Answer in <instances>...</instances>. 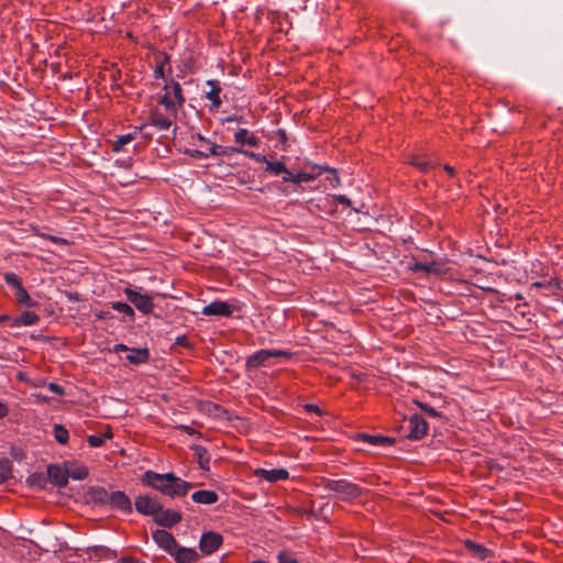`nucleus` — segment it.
Segmentation results:
<instances>
[{
  "instance_id": "1",
  "label": "nucleus",
  "mask_w": 563,
  "mask_h": 563,
  "mask_svg": "<svg viewBox=\"0 0 563 563\" xmlns=\"http://www.w3.org/2000/svg\"><path fill=\"white\" fill-rule=\"evenodd\" d=\"M141 481L144 485L170 498L185 496L192 487L191 483L175 476L173 473L158 474L153 471H146Z\"/></svg>"
},
{
  "instance_id": "2",
  "label": "nucleus",
  "mask_w": 563,
  "mask_h": 563,
  "mask_svg": "<svg viewBox=\"0 0 563 563\" xmlns=\"http://www.w3.org/2000/svg\"><path fill=\"white\" fill-rule=\"evenodd\" d=\"M164 90L165 92L161 97L158 103L172 115H177L178 108L185 102L180 85L173 81L170 85H165Z\"/></svg>"
},
{
  "instance_id": "3",
  "label": "nucleus",
  "mask_w": 563,
  "mask_h": 563,
  "mask_svg": "<svg viewBox=\"0 0 563 563\" xmlns=\"http://www.w3.org/2000/svg\"><path fill=\"white\" fill-rule=\"evenodd\" d=\"M325 488L335 493L342 500L355 499L362 493V489L356 484L347 482L346 479H330L325 483Z\"/></svg>"
},
{
  "instance_id": "4",
  "label": "nucleus",
  "mask_w": 563,
  "mask_h": 563,
  "mask_svg": "<svg viewBox=\"0 0 563 563\" xmlns=\"http://www.w3.org/2000/svg\"><path fill=\"white\" fill-rule=\"evenodd\" d=\"M291 353L284 350H261L249 356L246 361V366L249 368H257L263 366L269 362L271 358L274 357H285L289 358Z\"/></svg>"
},
{
  "instance_id": "5",
  "label": "nucleus",
  "mask_w": 563,
  "mask_h": 563,
  "mask_svg": "<svg viewBox=\"0 0 563 563\" xmlns=\"http://www.w3.org/2000/svg\"><path fill=\"white\" fill-rule=\"evenodd\" d=\"M126 299L142 313H151L154 308L153 298L147 294H141L130 287L124 289Z\"/></svg>"
},
{
  "instance_id": "6",
  "label": "nucleus",
  "mask_w": 563,
  "mask_h": 563,
  "mask_svg": "<svg viewBox=\"0 0 563 563\" xmlns=\"http://www.w3.org/2000/svg\"><path fill=\"white\" fill-rule=\"evenodd\" d=\"M113 351L114 352H121V351L129 352V354L126 355L125 358L130 364H133V365L145 364L150 360V351L146 347L129 349L126 345L120 343V344L114 345Z\"/></svg>"
},
{
  "instance_id": "7",
  "label": "nucleus",
  "mask_w": 563,
  "mask_h": 563,
  "mask_svg": "<svg viewBox=\"0 0 563 563\" xmlns=\"http://www.w3.org/2000/svg\"><path fill=\"white\" fill-rule=\"evenodd\" d=\"M134 505L137 512L153 517L162 508V504L158 501V499L148 495H141L136 497Z\"/></svg>"
},
{
  "instance_id": "8",
  "label": "nucleus",
  "mask_w": 563,
  "mask_h": 563,
  "mask_svg": "<svg viewBox=\"0 0 563 563\" xmlns=\"http://www.w3.org/2000/svg\"><path fill=\"white\" fill-rule=\"evenodd\" d=\"M408 438L410 440H420L428 432V422L419 415H412L408 420Z\"/></svg>"
},
{
  "instance_id": "9",
  "label": "nucleus",
  "mask_w": 563,
  "mask_h": 563,
  "mask_svg": "<svg viewBox=\"0 0 563 563\" xmlns=\"http://www.w3.org/2000/svg\"><path fill=\"white\" fill-rule=\"evenodd\" d=\"M222 542H223V538L221 534H219L217 532L209 531V532H205L201 536L200 541H199V548L202 553L211 554L220 548Z\"/></svg>"
},
{
  "instance_id": "10",
  "label": "nucleus",
  "mask_w": 563,
  "mask_h": 563,
  "mask_svg": "<svg viewBox=\"0 0 563 563\" xmlns=\"http://www.w3.org/2000/svg\"><path fill=\"white\" fill-rule=\"evenodd\" d=\"M175 118L176 115H172L169 112L164 114L158 108H154L151 110L148 123L159 131H166L172 126Z\"/></svg>"
},
{
  "instance_id": "11",
  "label": "nucleus",
  "mask_w": 563,
  "mask_h": 563,
  "mask_svg": "<svg viewBox=\"0 0 563 563\" xmlns=\"http://www.w3.org/2000/svg\"><path fill=\"white\" fill-rule=\"evenodd\" d=\"M233 311L232 305L220 300L212 301L202 308V314L205 316L230 317Z\"/></svg>"
},
{
  "instance_id": "12",
  "label": "nucleus",
  "mask_w": 563,
  "mask_h": 563,
  "mask_svg": "<svg viewBox=\"0 0 563 563\" xmlns=\"http://www.w3.org/2000/svg\"><path fill=\"white\" fill-rule=\"evenodd\" d=\"M323 172V168L320 167V166H313L311 172H302V173H297V174H292L291 172L290 173H287V176H283V180L284 181H290L292 184H296V185H299L301 183H309L313 179H316L318 176H320Z\"/></svg>"
},
{
  "instance_id": "13",
  "label": "nucleus",
  "mask_w": 563,
  "mask_h": 563,
  "mask_svg": "<svg viewBox=\"0 0 563 563\" xmlns=\"http://www.w3.org/2000/svg\"><path fill=\"white\" fill-rule=\"evenodd\" d=\"M154 521L162 527H172L181 521V514L173 509H163L154 516Z\"/></svg>"
},
{
  "instance_id": "14",
  "label": "nucleus",
  "mask_w": 563,
  "mask_h": 563,
  "mask_svg": "<svg viewBox=\"0 0 563 563\" xmlns=\"http://www.w3.org/2000/svg\"><path fill=\"white\" fill-rule=\"evenodd\" d=\"M254 475L258 478H263L269 483H277L280 481H286L289 477V473L285 468H256L254 471Z\"/></svg>"
},
{
  "instance_id": "15",
  "label": "nucleus",
  "mask_w": 563,
  "mask_h": 563,
  "mask_svg": "<svg viewBox=\"0 0 563 563\" xmlns=\"http://www.w3.org/2000/svg\"><path fill=\"white\" fill-rule=\"evenodd\" d=\"M153 540L164 550H166L169 553H173V550L177 548V541L173 537L172 533H169L166 530H155L152 533Z\"/></svg>"
},
{
  "instance_id": "16",
  "label": "nucleus",
  "mask_w": 563,
  "mask_h": 563,
  "mask_svg": "<svg viewBox=\"0 0 563 563\" xmlns=\"http://www.w3.org/2000/svg\"><path fill=\"white\" fill-rule=\"evenodd\" d=\"M206 84L209 87V90L206 91V98L211 101L212 109L218 110L222 104L220 97L222 88L220 82L218 80L211 79Z\"/></svg>"
},
{
  "instance_id": "17",
  "label": "nucleus",
  "mask_w": 563,
  "mask_h": 563,
  "mask_svg": "<svg viewBox=\"0 0 563 563\" xmlns=\"http://www.w3.org/2000/svg\"><path fill=\"white\" fill-rule=\"evenodd\" d=\"M47 476L49 481L58 487H65L69 477L67 471L58 465H49Z\"/></svg>"
},
{
  "instance_id": "18",
  "label": "nucleus",
  "mask_w": 563,
  "mask_h": 563,
  "mask_svg": "<svg viewBox=\"0 0 563 563\" xmlns=\"http://www.w3.org/2000/svg\"><path fill=\"white\" fill-rule=\"evenodd\" d=\"M112 508L120 509L124 512L132 511V504L129 496L120 490L112 492L110 496V504Z\"/></svg>"
},
{
  "instance_id": "19",
  "label": "nucleus",
  "mask_w": 563,
  "mask_h": 563,
  "mask_svg": "<svg viewBox=\"0 0 563 563\" xmlns=\"http://www.w3.org/2000/svg\"><path fill=\"white\" fill-rule=\"evenodd\" d=\"M177 563H196L199 560V554L189 548L178 547L170 553Z\"/></svg>"
},
{
  "instance_id": "20",
  "label": "nucleus",
  "mask_w": 563,
  "mask_h": 563,
  "mask_svg": "<svg viewBox=\"0 0 563 563\" xmlns=\"http://www.w3.org/2000/svg\"><path fill=\"white\" fill-rule=\"evenodd\" d=\"M146 125H147L146 123L142 124L141 126L134 128L133 132L118 136V139L115 140V142L112 145V151L117 152V153L122 151L126 144H129L136 137L139 132H142L143 130L146 129Z\"/></svg>"
},
{
  "instance_id": "21",
  "label": "nucleus",
  "mask_w": 563,
  "mask_h": 563,
  "mask_svg": "<svg viewBox=\"0 0 563 563\" xmlns=\"http://www.w3.org/2000/svg\"><path fill=\"white\" fill-rule=\"evenodd\" d=\"M191 499L197 504L212 505L219 500V495L214 490H198L191 495Z\"/></svg>"
},
{
  "instance_id": "22",
  "label": "nucleus",
  "mask_w": 563,
  "mask_h": 563,
  "mask_svg": "<svg viewBox=\"0 0 563 563\" xmlns=\"http://www.w3.org/2000/svg\"><path fill=\"white\" fill-rule=\"evenodd\" d=\"M234 139L240 145L257 146L260 143V140L250 134L246 129H239L234 134Z\"/></svg>"
},
{
  "instance_id": "23",
  "label": "nucleus",
  "mask_w": 563,
  "mask_h": 563,
  "mask_svg": "<svg viewBox=\"0 0 563 563\" xmlns=\"http://www.w3.org/2000/svg\"><path fill=\"white\" fill-rule=\"evenodd\" d=\"M192 451L195 453V456L198 460V463L200 467L203 471H209L210 468V454L207 449H205L201 445H194Z\"/></svg>"
},
{
  "instance_id": "24",
  "label": "nucleus",
  "mask_w": 563,
  "mask_h": 563,
  "mask_svg": "<svg viewBox=\"0 0 563 563\" xmlns=\"http://www.w3.org/2000/svg\"><path fill=\"white\" fill-rule=\"evenodd\" d=\"M409 164L418 168L422 173H428L430 169H432L435 166V163L431 159H427L426 157L421 155H413Z\"/></svg>"
},
{
  "instance_id": "25",
  "label": "nucleus",
  "mask_w": 563,
  "mask_h": 563,
  "mask_svg": "<svg viewBox=\"0 0 563 563\" xmlns=\"http://www.w3.org/2000/svg\"><path fill=\"white\" fill-rule=\"evenodd\" d=\"M265 170L275 176H287V173H290L286 165L280 161H268L266 162Z\"/></svg>"
},
{
  "instance_id": "26",
  "label": "nucleus",
  "mask_w": 563,
  "mask_h": 563,
  "mask_svg": "<svg viewBox=\"0 0 563 563\" xmlns=\"http://www.w3.org/2000/svg\"><path fill=\"white\" fill-rule=\"evenodd\" d=\"M12 478V463L8 459H0V484Z\"/></svg>"
},
{
  "instance_id": "27",
  "label": "nucleus",
  "mask_w": 563,
  "mask_h": 563,
  "mask_svg": "<svg viewBox=\"0 0 563 563\" xmlns=\"http://www.w3.org/2000/svg\"><path fill=\"white\" fill-rule=\"evenodd\" d=\"M14 296L19 303H22L26 307H34L36 305V302L31 299L30 295L22 285L15 289Z\"/></svg>"
},
{
  "instance_id": "28",
  "label": "nucleus",
  "mask_w": 563,
  "mask_h": 563,
  "mask_svg": "<svg viewBox=\"0 0 563 563\" xmlns=\"http://www.w3.org/2000/svg\"><path fill=\"white\" fill-rule=\"evenodd\" d=\"M38 320L40 318L36 313L32 311H24L19 316L16 323L20 325H33L37 323Z\"/></svg>"
},
{
  "instance_id": "29",
  "label": "nucleus",
  "mask_w": 563,
  "mask_h": 563,
  "mask_svg": "<svg viewBox=\"0 0 563 563\" xmlns=\"http://www.w3.org/2000/svg\"><path fill=\"white\" fill-rule=\"evenodd\" d=\"M169 58L166 54L159 53L156 58V68L154 71L155 78H163L165 73V64L168 63Z\"/></svg>"
},
{
  "instance_id": "30",
  "label": "nucleus",
  "mask_w": 563,
  "mask_h": 563,
  "mask_svg": "<svg viewBox=\"0 0 563 563\" xmlns=\"http://www.w3.org/2000/svg\"><path fill=\"white\" fill-rule=\"evenodd\" d=\"M111 307H112L113 310H115V311H118L120 313H123L130 320L134 319V316H135L134 310L128 303L121 302V301H117V302H112Z\"/></svg>"
},
{
  "instance_id": "31",
  "label": "nucleus",
  "mask_w": 563,
  "mask_h": 563,
  "mask_svg": "<svg viewBox=\"0 0 563 563\" xmlns=\"http://www.w3.org/2000/svg\"><path fill=\"white\" fill-rule=\"evenodd\" d=\"M110 496H111V493H109L106 488H102V487H98L92 490L93 499L103 505L110 504Z\"/></svg>"
},
{
  "instance_id": "32",
  "label": "nucleus",
  "mask_w": 563,
  "mask_h": 563,
  "mask_svg": "<svg viewBox=\"0 0 563 563\" xmlns=\"http://www.w3.org/2000/svg\"><path fill=\"white\" fill-rule=\"evenodd\" d=\"M54 437L58 443L65 444L68 441L69 433H68V430L64 426L55 424L54 426Z\"/></svg>"
},
{
  "instance_id": "33",
  "label": "nucleus",
  "mask_w": 563,
  "mask_h": 563,
  "mask_svg": "<svg viewBox=\"0 0 563 563\" xmlns=\"http://www.w3.org/2000/svg\"><path fill=\"white\" fill-rule=\"evenodd\" d=\"M364 440L373 445H385V444H391L394 442L393 439L387 437H380V435H363Z\"/></svg>"
},
{
  "instance_id": "34",
  "label": "nucleus",
  "mask_w": 563,
  "mask_h": 563,
  "mask_svg": "<svg viewBox=\"0 0 563 563\" xmlns=\"http://www.w3.org/2000/svg\"><path fill=\"white\" fill-rule=\"evenodd\" d=\"M465 545L467 549L472 550L474 554L477 555L479 559L486 558L488 551L483 545L476 544L470 540L465 542Z\"/></svg>"
},
{
  "instance_id": "35",
  "label": "nucleus",
  "mask_w": 563,
  "mask_h": 563,
  "mask_svg": "<svg viewBox=\"0 0 563 563\" xmlns=\"http://www.w3.org/2000/svg\"><path fill=\"white\" fill-rule=\"evenodd\" d=\"M416 271H423L426 273H438V264L435 262L430 263H419L415 266Z\"/></svg>"
},
{
  "instance_id": "36",
  "label": "nucleus",
  "mask_w": 563,
  "mask_h": 563,
  "mask_svg": "<svg viewBox=\"0 0 563 563\" xmlns=\"http://www.w3.org/2000/svg\"><path fill=\"white\" fill-rule=\"evenodd\" d=\"M89 472L86 466H78L75 470H73L69 474V476L74 479H85L88 476Z\"/></svg>"
},
{
  "instance_id": "37",
  "label": "nucleus",
  "mask_w": 563,
  "mask_h": 563,
  "mask_svg": "<svg viewBox=\"0 0 563 563\" xmlns=\"http://www.w3.org/2000/svg\"><path fill=\"white\" fill-rule=\"evenodd\" d=\"M4 280L9 286L14 288V290L22 285L21 279L14 273H7Z\"/></svg>"
},
{
  "instance_id": "38",
  "label": "nucleus",
  "mask_w": 563,
  "mask_h": 563,
  "mask_svg": "<svg viewBox=\"0 0 563 563\" xmlns=\"http://www.w3.org/2000/svg\"><path fill=\"white\" fill-rule=\"evenodd\" d=\"M27 482L31 486H36L38 488H43L44 487V484H45V478L42 474H32L29 478H27Z\"/></svg>"
},
{
  "instance_id": "39",
  "label": "nucleus",
  "mask_w": 563,
  "mask_h": 563,
  "mask_svg": "<svg viewBox=\"0 0 563 563\" xmlns=\"http://www.w3.org/2000/svg\"><path fill=\"white\" fill-rule=\"evenodd\" d=\"M109 435H97L92 434L87 438V441L91 448H99L103 444L104 439Z\"/></svg>"
},
{
  "instance_id": "40",
  "label": "nucleus",
  "mask_w": 563,
  "mask_h": 563,
  "mask_svg": "<svg viewBox=\"0 0 563 563\" xmlns=\"http://www.w3.org/2000/svg\"><path fill=\"white\" fill-rule=\"evenodd\" d=\"M533 286L536 287H548V288H559V280L556 278H549L544 282H538L534 283Z\"/></svg>"
},
{
  "instance_id": "41",
  "label": "nucleus",
  "mask_w": 563,
  "mask_h": 563,
  "mask_svg": "<svg viewBox=\"0 0 563 563\" xmlns=\"http://www.w3.org/2000/svg\"><path fill=\"white\" fill-rule=\"evenodd\" d=\"M418 405H419V407L421 408V410H422V411H424L428 416L433 417V418H438V417H440L439 411H437V410H435L433 407H431L430 405L424 404V402H419Z\"/></svg>"
},
{
  "instance_id": "42",
  "label": "nucleus",
  "mask_w": 563,
  "mask_h": 563,
  "mask_svg": "<svg viewBox=\"0 0 563 563\" xmlns=\"http://www.w3.org/2000/svg\"><path fill=\"white\" fill-rule=\"evenodd\" d=\"M279 563H299L289 552L283 551L278 554Z\"/></svg>"
},
{
  "instance_id": "43",
  "label": "nucleus",
  "mask_w": 563,
  "mask_h": 563,
  "mask_svg": "<svg viewBox=\"0 0 563 563\" xmlns=\"http://www.w3.org/2000/svg\"><path fill=\"white\" fill-rule=\"evenodd\" d=\"M243 150H240V148H236V147H232V146H227V147H223V146H220V150H219V153L217 154V156H229L233 153H242Z\"/></svg>"
},
{
  "instance_id": "44",
  "label": "nucleus",
  "mask_w": 563,
  "mask_h": 563,
  "mask_svg": "<svg viewBox=\"0 0 563 563\" xmlns=\"http://www.w3.org/2000/svg\"><path fill=\"white\" fill-rule=\"evenodd\" d=\"M36 234L42 236V238H44V239H47V240L52 241L55 244H63V245L68 244L67 240H65L63 238H59V236L48 235V234H44V233H36Z\"/></svg>"
},
{
  "instance_id": "45",
  "label": "nucleus",
  "mask_w": 563,
  "mask_h": 563,
  "mask_svg": "<svg viewBox=\"0 0 563 563\" xmlns=\"http://www.w3.org/2000/svg\"><path fill=\"white\" fill-rule=\"evenodd\" d=\"M36 234L42 236V238H44V239H47V240L52 241L55 244H63V245L68 244L67 240H65L63 238H59V236L48 235V234H44V233H36Z\"/></svg>"
},
{
  "instance_id": "46",
  "label": "nucleus",
  "mask_w": 563,
  "mask_h": 563,
  "mask_svg": "<svg viewBox=\"0 0 563 563\" xmlns=\"http://www.w3.org/2000/svg\"><path fill=\"white\" fill-rule=\"evenodd\" d=\"M206 145L208 146L206 154H209V156H217L220 150V145L211 143L210 141Z\"/></svg>"
},
{
  "instance_id": "47",
  "label": "nucleus",
  "mask_w": 563,
  "mask_h": 563,
  "mask_svg": "<svg viewBox=\"0 0 563 563\" xmlns=\"http://www.w3.org/2000/svg\"><path fill=\"white\" fill-rule=\"evenodd\" d=\"M242 153L247 155V156H250L251 158L255 159L256 162L265 163V164H266V162H268V159L264 155L255 154V153H249L246 151H243Z\"/></svg>"
},
{
  "instance_id": "48",
  "label": "nucleus",
  "mask_w": 563,
  "mask_h": 563,
  "mask_svg": "<svg viewBox=\"0 0 563 563\" xmlns=\"http://www.w3.org/2000/svg\"><path fill=\"white\" fill-rule=\"evenodd\" d=\"M187 153L191 157H196V158H208L209 157V154H206V152L199 151V150L187 151Z\"/></svg>"
},
{
  "instance_id": "49",
  "label": "nucleus",
  "mask_w": 563,
  "mask_h": 563,
  "mask_svg": "<svg viewBox=\"0 0 563 563\" xmlns=\"http://www.w3.org/2000/svg\"><path fill=\"white\" fill-rule=\"evenodd\" d=\"M333 198L341 205L349 206V207L352 205L351 200L345 195H335V196H333Z\"/></svg>"
},
{
  "instance_id": "50",
  "label": "nucleus",
  "mask_w": 563,
  "mask_h": 563,
  "mask_svg": "<svg viewBox=\"0 0 563 563\" xmlns=\"http://www.w3.org/2000/svg\"><path fill=\"white\" fill-rule=\"evenodd\" d=\"M49 390H52L53 393H55L57 395H64L63 387L57 384H54V383L49 384Z\"/></svg>"
},
{
  "instance_id": "51",
  "label": "nucleus",
  "mask_w": 563,
  "mask_h": 563,
  "mask_svg": "<svg viewBox=\"0 0 563 563\" xmlns=\"http://www.w3.org/2000/svg\"><path fill=\"white\" fill-rule=\"evenodd\" d=\"M305 408L309 412H316L318 415L321 413V410H320V408L317 405L308 404V405L305 406Z\"/></svg>"
},
{
  "instance_id": "52",
  "label": "nucleus",
  "mask_w": 563,
  "mask_h": 563,
  "mask_svg": "<svg viewBox=\"0 0 563 563\" xmlns=\"http://www.w3.org/2000/svg\"><path fill=\"white\" fill-rule=\"evenodd\" d=\"M8 413H9L8 406L4 402L0 401V419L4 418Z\"/></svg>"
},
{
  "instance_id": "53",
  "label": "nucleus",
  "mask_w": 563,
  "mask_h": 563,
  "mask_svg": "<svg viewBox=\"0 0 563 563\" xmlns=\"http://www.w3.org/2000/svg\"><path fill=\"white\" fill-rule=\"evenodd\" d=\"M176 344L181 345V346H187L188 345L187 338L185 335L178 336L176 339Z\"/></svg>"
},
{
  "instance_id": "54",
  "label": "nucleus",
  "mask_w": 563,
  "mask_h": 563,
  "mask_svg": "<svg viewBox=\"0 0 563 563\" xmlns=\"http://www.w3.org/2000/svg\"><path fill=\"white\" fill-rule=\"evenodd\" d=\"M118 563H140L137 560L133 558H121Z\"/></svg>"
},
{
  "instance_id": "55",
  "label": "nucleus",
  "mask_w": 563,
  "mask_h": 563,
  "mask_svg": "<svg viewBox=\"0 0 563 563\" xmlns=\"http://www.w3.org/2000/svg\"><path fill=\"white\" fill-rule=\"evenodd\" d=\"M444 169L451 175L453 176L454 175V168L450 165H445L444 166Z\"/></svg>"
},
{
  "instance_id": "56",
  "label": "nucleus",
  "mask_w": 563,
  "mask_h": 563,
  "mask_svg": "<svg viewBox=\"0 0 563 563\" xmlns=\"http://www.w3.org/2000/svg\"><path fill=\"white\" fill-rule=\"evenodd\" d=\"M197 137H198V140H199L201 143H205V144L209 143V140H208V139H206V137H205L203 135H201V134H198V135H197Z\"/></svg>"
},
{
  "instance_id": "57",
  "label": "nucleus",
  "mask_w": 563,
  "mask_h": 563,
  "mask_svg": "<svg viewBox=\"0 0 563 563\" xmlns=\"http://www.w3.org/2000/svg\"><path fill=\"white\" fill-rule=\"evenodd\" d=\"M145 139H152V134L148 133V132H144V130L142 132H140Z\"/></svg>"
},
{
  "instance_id": "58",
  "label": "nucleus",
  "mask_w": 563,
  "mask_h": 563,
  "mask_svg": "<svg viewBox=\"0 0 563 563\" xmlns=\"http://www.w3.org/2000/svg\"><path fill=\"white\" fill-rule=\"evenodd\" d=\"M227 121H229V122H231V121H238V122H240V121H241V119L235 118V117H230V118H228V119H227Z\"/></svg>"
},
{
  "instance_id": "59",
  "label": "nucleus",
  "mask_w": 563,
  "mask_h": 563,
  "mask_svg": "<svg viewBox=\"0 0 563 563\" xmlns=\"http://www.w3.org/2000/svg\"><path fill=\"white\" fill-rule=\"evenodd\" d=\"M180 428L187 431L188 433L192 432V429L190 427L181 426Z\"/></svg>"
},
{
  "instance_id": "60",
  "label": "nucleus",
  "mask_w": 563,
  "mask_h": 563,
  "mask_svg": "<svg viewBox=\"0 0 563 563\" xmlns=\"http://www.w3.org/2000/svg\"><path fill=\"white\" fill-rule=\"evenodd\" d=\"M97 317H98L99 319H102V318H103V314L99 313V314H97Z\"/></svg>"
}]
</instances>
